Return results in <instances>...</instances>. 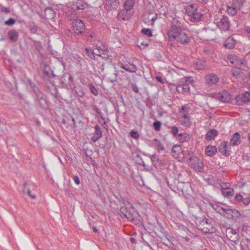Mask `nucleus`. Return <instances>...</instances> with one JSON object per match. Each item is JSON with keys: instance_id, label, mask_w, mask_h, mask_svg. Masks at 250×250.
<instances>
[{"instance_id": "nucleus-1", "label": "nucleus", "mask_w": 250, "mask_h": 250, "mask_svg": "<svg viewBox=\"0 0 250 250\" xmlns=\"http://www.w3.org/2000/svg\"><path fill=\"white\" fill-rule=\"evenodd\" d=\"M186 11L189 17V20L194 22L201 21L203 14L198 11L197 4H192L186 7Z\"/></svg>"}, {"instance_id": "nucleus-2", "label": "nucleus", "mask_w": 250, "mask_h": 250, "mask_svg": "<svg viewBox=\"0 0 250 250\" xmlns=\"http://www.w3.org/2000/svg\"><path fill=\"white\" fill-rule=\"evenodd\" d=\"M32 88L35 95L36 100L38 102L40 107L43 109L47 108L48 102L45 94L42 92L38 87L35 84L32 86Z\"/></svg>"}, {"instance_id": "nucleus-3", "label": "nucleus", "mask_w": 250, "mask_h": 250, "mask_svg": "<svg viewBox=\"0 0 250 250\" xmlns=\"http://www.w3.org/2000/svg\"><path fill=\"white\" fill-rule=\"evenodd\" d=\"M230 25V24L228 18L226 16H222L219 21L210 23L209 25L206 28V29L207 30H209L210 27L216 26L222 31H226L229 29Z\"/></svg>"}, {"instance_id": "nucleus-4", "label": "nucleus", "mask_w": 250, "mask_h": 250, "mask_svg": "<svg viewBox=\"0 0 250 250\" xmlns=\"http://www.w3.org/2000/svg\"><path fill=\"white\" fill-rule=\"evenodd\" d=\"M192 77H184L180 80L179 83L176 87V90L179 93L185 94L189 93L190 88L189 84L193 81Z\"/></svg>"}, {"instance_id": "nucleus-5", "label": "nucleus", "mask_w": 250, "mask_h": 250, "mask_svg": "<svg viewBox=\"0 0 250 250\" xmlns=\"http://www.w3.org/2000/svg\"><path fill=\"white\" fill-rule=\"evenodd\" d=\"M189 165L196 171L201 172L203 170L204 167L202 162L196 156H191L189 159Z\"/></svg>"}, {"instance_id": "nucleus-6", "label": "nucleus", "mask_w": 250, "mask_h": 250, "mask_svg": "<svg viewBox=\"0 0 250 250\" xmlns=\"http://www.w3.org/2000/svg\"><path fill=\"white\" fill-rule=\"evenodd\" d=\"M74 33L77 35H82L85 31V26L80 19L75 20L72 23Z\"/></svg>"}, {"instance_id": "nucleus-7", "label": "nucleus", "mask_w": 250, "mask_h": 250, "mask_svg": "<svg viewBox=\"0 0 250 250\" xmlns=\"http://www.w3.org/2000/svg\"><path fill=\"white\" fill-rule=\"evenodd\" d=\"M236 104L238 105H242L250 102V92H245L244 93L238 95L236 98Z\"/></svg>"}, {"instance_id": "nucleus-8", "label": "nucleus", "mask_w": 250, "mask_h": 250, "mask_svg": "<svg viewBox=\"0 0 250 250\" xmlns=\"http://www.w3.org/2000/svg\"><path fill=\"white\" fill-rule=\"evenodd\" d=\"M88 5L84 0H75L73 1L70 4V7L72 9L77 11H81L87 8Z\"/></svg>"}, {"instance_id": "nucleus-9", "label": "nucleus", "mask_w": 250, "mask_h": 250, "mask_svg": "<svg viewBox=\"0 0 250 250\" xmlns=\"http://www.w3.org/2000/svg\"><path fill=\"white\" fill-rule=\"evenodd\" d=\"M182 31V30L181 28L173 25L167 33L169 40L170 41L176 40L179 34H180Z\"/></svg>"}, {"instance_id": "nucleus-10", "label": "nucleus", "mask_w": 250, "mask_h": 250, "mask_svg": "<svg viewBox=\"0 0 250 250\" xmlns=\"http://www.w3.org/2000/svg\"><path fill=\"white\" fill-rule=\"evenodd\" d=\"M36 186L34 184L30 183L27 184L24 183L22 188V192L27 193L32 199L36 198V195L33 193L32 191L36 189Z\"/></svg>"}, {"instance_id": "nucleus-11", "label": "nucleus", "mask_w": 250, "mask_h": 250, "mask_svg": "<svg viewBox=\"0 0 250 250\" xmlns=\"http://www.w3.org/2000/svg\"><path fill=\"white\" fill-rule=\"evenodd\" d=\"M226 236L229 240L236 242L239 240V235L236 230L231 228H229L226 231Z\"/></svg>"}, {"instance_id": "nucleus-12", "label": "nucleus", "mask_w": 250, "mask_h": 250, "mask_svg": "<svg viewBox=\"0 0 250 250\" xmlns=\"http://www.w3.org/2000/svg\"><path fill=\"white\" fill-rule=\"evenodd\" d=\"M142 238L144 242V243L147 245L151 246V244L155 241L154 237L146 231L142 233Z\"/></svg>"}, {"instance_id": "nucleus-13", "label": "nucleus", "mask_w": 250, "mask_h": 250, "mask_svg": "<svg viewBox=\"0 0 250 250\" xmlns=\"http://www.w3.org/2000/svg\"><path fill=\"white\" fill-rule=\"evenodd\" d=\"M119 5L118 0H105V8L108 11L116 10Z\"/></svg>"}, {"instance_id": "nucleus-14", "label": "nucleus", "mask_w": 250, "mask_h": 250, "mask_svg": "<svg viewBox=\"0 0 250 250\" xmlns=\"http://www.w3.org/2000/svg\"><path fill=\"white\" fill-rule=\"evenodd\" d=\"M56 14V11L51 7H48L44 10L43 16L45 19L52 20L55 17Z\"/></svg>"}, {"instance_id": "nucleus-15", "label": "nucleus", "mask_w": 250, "mask_h": 250, "mask_svg": "<svg viewBox=\"0 0 250 250\" xmlns=\"http://www.w3.org/2000/svg\"><path fill=\"white\" fill-rule=\"evenodd\" d=\"M43 77L44 79H49V78H54L56 75L54 74L51 67L47 64H45L42 71Z\"/></svg>"}, {"instance_id": "nucleus-16", "label": "nucleus", "mask_w": 250, "mask_h": 250, "mask_svg": "<svg viewBox=\"0 0 250 250\" xmlns=\"http://www.w3.org/2000/svg\"><path fill=\"white\" fill-rule=\"evenodd\" d=\"M176 40L182 44H187L189 42L190 38L187 34L182 31Z\"/></svg>"}, {"instance_id": "nucleus-17", "label": "nucleus", "mask_w": 250, "mask_h": 250, "mask_svg": "<svg viewBox=\"0 0 250 250\" xmlns=\"http://www.w3.org/2000/svg\"><path fill=\"white\" fill-rule=\"evenodd\" d=\"M78 12L72 9H69L65 13V18L68 21H73L78 20Z\"/></svg>"}, {"instance_id": "nucleus-18", "label": "nucleus", "mask_w": 250, "mask_h": 250, "mask_svg": "<svg viewBox=\"0 0 250 250\" xmlns=\"http://www.w3.org/2000/svg\"><path fill=\"white\" fill-rule=\"evenodd\" d=\"M228 142L227 141L222 142L219 146V151L222 154L225 156H229L230 155V152L228 150Z\"/></svg>"}, {"instance_id": "nucleus-19", "label": "nucleus", "mask_w": 250, "mask_h": 250, "mask_svg": "<svg viewBox=\"0 0 250 250\" xmlns=\"http://www.w3.org/2000/svg\"><path fill=\"white\" fill-rule=\"evenodd\" d=\"M120 211L121 213L129 221H130L131 222L136 221L134 219L132 213H131L130 212L128 211V210L125 207H122L120 208Z\"/></svg>"}, {"instance_id": "nucleus-20", "label": "nucleus", "mask_w": 250, "mask_h": 250, "mask_svg": "<svg viewBox=\"0 0 250 250\" xmlns=\"http://www.w3.org/2000/svg\"><path fill=\"white\" fill-rule=\"evenodd\" d=\"M102 136V132L101 130L100 126L96 125L95 126V132L93 133V136L91 138V141L93 142H97L99 140Z\"/></svg>"}, {"instance_id": "nucleus-21", "label": "nucleus", "mask_w": 250, "mask_h": 250, "mask_svg": "<svg viewBox=\"0 0 250 250\" xmlns=\"http://www.w3.org/2000/svg\"><path fill=\"white\" fill-rule=\"evenodd\" d=\"M230 143L232 146H238L241 143V136L238 132H236L232 135Z\"/></svg>"}, {"instance_id": "nucleus-22", "label": "nucleus", "mask_w": 250, "mask_h": 250, "mask_svg": "<svg viewBox=\"0 0 250 250\" xmlns=\"http://www.w3.org/2000/svg\"><path fill=\"white\" fill-rule=\"evenodd\" d=\"M236 40L232 37H229L225 42L224 46L229 49H232L235 47Z\"/></svg>"}, {"instance_id": "nucleus-23", "label": "nucleus", "mask_w": 250, "mask_h": 250, "mask_svg": "<svg viewBox=\"0 0 250 250\" xmlns=\"http://www.w3.org/2000/svg\"><path fill=\"white\" fill-rule=\"evenodd\" d=\"M206 82L208 84H215L218 81V78L214 74H208L205 77Z\"/></svg>"}, {"instance_id": "nucleus-24", "label": "nucleus", "mask_w": 250, "mask_h": 250, "mask_svg": "<svg viewBox=\"0 0 250 250\" xmlns=\"http://www.w3.org/2000/svg\"><path fill=\"white\" fill-rule=\"evenodd\" d=\"M177 138L180 143H183L188 142L190 139V137L188 133L183 132L179 133Z\"/></svg>"}, {"instance_id": "nucleus-25", "label": "nucleus", "mask_w": 250, "mask_h": 250, "mask_svg": "<svg viewBox=\"0 0 250 250\" xmlns=\"http://www.w3.org/2000/svg\"><path fill=\"white\" fill-rule=\"evenodd\" d=\"M121 67L129 72H135L137 69L136 66L132 63H128V64H122Z\"/></svg>"}, {"instance_id": "nucleus-26", "label": "nucleus", "mask_w": 250, "mask_h": 250, "mask_svg": "<svg viewBox=\"0 0 250 250\" xmlns=\"http://www.w3.org/2000/svg\"><path fill=\"white\" fill-rule=\"evenodd\" d=\"M226 187V188H222V193L223 195L225 197H230L232 196L233 194V189L230 188H228L229 183H225Z\"/></svg>"}, {"instance_id": "nucleus-27", "label": "nucleus", "mask_w": 250, "mask_h": 250, "mask_svg": "<svg viewBox=\"0 0 250 250\" xmlns=\"http://www.w3.org/2000/svg\"><path fill=\"white\" fill-rule=\"evenodd\" d=\"M135 250H150V246L147 245L143 242H139L134 246Z\"/></svg>"}, {"instance_id": "nucleus-28", "label": "nucleus", "mask_w": 250, "mask_h": 250, "mask_svg": "<svg viewBox=\"0 0 250 250\" xmlns=\"http://www.w3.org/2000/svg\"><path fill=\"white\" fill-rule=\"evenodd\" d=\"M7 35L10 40L13 42H17L19 37L18 33L14 30H10Z\"/></svg>"}, {"instance_id": "nucleus-29", "label": "nucleus", "mask_w": 250, "mask_h": 250, "mask_svg": "<svg viewBox=\"0 0 250 250\" xmlns=\"http://www.w3.org/2000/svg\"><path fill=\"white\" fill-rule=\"evenodd\" d=\"M182 152V148L180 145H174L171 150L172 155L175 158H178Z\"/></svg>"}, {"instance_id": "nucleus-30", "label": "nucleus", "mask_w": 250, "mask_h": 250, "mask_svg": "<svg viewBox=\"0 0 250 250\" xmlns=\"http://www.w3.org/2000/svg\"><path fill=\"white\" fill-rule=\"evenodd\" d=\"M217 152V148L215 146H209L206 147L205 152L208 156H214Z\"/></svg>"}, {"instance_id": "nucleus-31", "label": "nucleus", "mask_w": 250, "mask_h": 250, "mask_svg": "<svg viewBox=\"0 0 250 250\" xmlns=\"http://www.w3.org/2000/svg\"><path fill=\"white\" fill-rule=\"evenodd\" d=\"M226 7L228 14L231 16H235L237 13L238 9H239L237 7H235V6H234L232 4H231V6L227 5Z\"/></svg>"}, {"instance_id": "nucleus-32", "label": "nucleus", "mask_w": 250, "mask_h": 250, "mask_svg": "<svg viewBox=\"0 0 250 250\" xmlns=\"http://www.w3.org/2000/svg\"><path fill=\"white\" fill-rule=\"evenodd\" d=\"M155 146L158 151L164 150L165 148L161 142L157 138H155L152 140Z\"/></svg>"}, {"instance_id": "nucleus-33", "label": "nucleus", "mask_w": 250, "mask_h": 250, "mask_svg": "<svg viewBox=\"0 0 250 250\" xmlns=\"http://www.w3.org/2000/svg\"><path fill=\"white\" fill-rule=\"evenodd\" d=\"M218 135V132L216 130L213 129L209 131L206 135V139L207 140H211L213 139Z\"/></svg>"}, {"instance_id": "nucleus-34", "label": "nucleus", "mask_w": 250, "mask_h": 250, "mask_svg": "<svg viewBox=\"0 0 250 250\" xmlns=\"http://www.w3.org/2000/svg\"><path fill=\"white\" fill-rule=\"evenodd\" d=\"M181 124L185 126H190L191 122L188 116L185 114L181 118Z\"/></svg>"}, {"instance_id": "nucleus-35", "label": "nucleus", "mask_w": 250, "mask_h": 250, "mask_svg": "<svg viewBox=\"0 0 250 250\" xmlns=\"http://www.w3.org/2000/svg\"><path fill=\"white\" fill-rule=\"evenodd\" d=\"M235 211V209L226 208L224 212V216L226 217L228 219H231L233 217V213Z\"/></svg>"}, {"instance_id": "nucleus-36", "label": "nucleus", "mask_w": 250, "mask_h": 250, "mask_svg": "<svg viewBox=\"0 0 250 250\" xmlns=\"http://www.w3.org/2000/svg\"><path fill=\"white\" fill-rule=\"evenodd\" d=\"M134 4V1L133 0H127L124 4L125 9L129 11L133 8Z\"/></svg>"}, {"instance_id": "nucleus-37", "label": "nucleus", "mask_w": 250, "mask_h": 250, "mask_svg": "<svg viewBox=\"0 0 250 250\" xmlns=\"http://www.w3.org/2000/svg\"><path fill=\"white\" fill-rule=\"evenodd\" d=\"M206 62L204 60H199L195 62V66L196 69L197 70H202L203 69L205 65Z\"/></svg>"}, {"instance_id": "nucleus-38", "label": "nucleus", "mask_w": 250, "mask_h": 250, "mask_svg": "<svg viewBox=\"0 0 250 250\" xmlns=\"http://www.w3.org/2000/svg\"><path fill=\"white\" fill-rule=\"evenodd\" d=\"M220 98L223 102H228L231 99V95L227 92H224Z\"/></svg>"}, {"instance_id": "nucleus-39", "label": "nucleus", "mask_w": 250, "mask_h": 250, "mask_svg": "<svg viewBox=\"0 0 250 250\" xmlns=\"http://www.w3.org/2000/svg\"><path fill=\"white\" fill-rule=\"evenodd\" d=\"M245 0H232V4L239 9L243 5Z\"/></svg>"}, {"instance_id": "nucleus-40", "label": "nucleus", "mask_w": 250, "mask_h": 250, "mask_svg": "<svg viewBox=\"0 0 250 250\" xmlns=\"http://www.w3.org/2000/svg\"><path fill=\"white\" fill-rule=\"evenodd\" d=\"M85 50L86 52L87 56L91 59H95V54L99 56H101L100 54L95 53L93 51L90 49H88V48H85Z\"/></svg>"}, {"instance_id": "nucleus-41", "label": "nucleus", "mask_w": 250, "mask_h": 250, "mask_svg": "<svg viewBox=\"0 0 250 250\" xmlns=\"http://www.w3.org/2000/svg\"><path fill=\"white\" fill-rule=\"evenodd\" d=\"M179 128L177 126L174 125L171 126L170 133L175 137H178L179 134Z\"/></svg>"}, {"instance_id": "nucleus-42", "label": "nucleus", "mask_w": 250, "mask_h": 250, "mask_svg": "<svg viewBox=\"0 0 250 250\" xmlns=\"http://www.w3.org/2000/svg\"><path fill=\"white\" fill-rule=\"evenodd\" d=\"M201 228H200V229L204 233H205V234H207V233H211V229H211V228H210L208 226H202L200 227Z\"/></svg>"}, {"instance_id": "nucleus-43", "label": "nucleus", "mask_w": 250, "mask_h": 250, "mask_svg": "<svg viewBox=\"0 0 250 250\" xmlns=\"http://www.w3.org/2000/svg\"><path fill=\"white\" fill-rule=\"evenodd\" d=\"M153 126L156 131H159L161 129L162 124L160 121H156L153 123Z\"/></svg>"}, {"instance_id": "nucleus-44", "label": "nucleus", "mask_w": 250, "mask_h": 250, "mask_svg": "<svg viewBox=\"0 0 250 250\" xmlns=\"http://www.w3.org/2000/svg\"><path fill=\"white\" fill-rule=\"evenodd\" d=\"M150 159L154 165H156L157 163H158L160 161V159L157 157V155L154 153L152 155H150Z\"/></svg>"}, {"instance_id": "nucleus-45", "label": "nucleus", "mask_w": 250, "mask_h": 250, "mask_svg": "<svg viewBox=\"0 0 250 250\" xmlns=\"http://www.w3.org/2000/svg\"><path fill=\"white\" fill-rule=\"evenodd\" d=\"M141 32L142 34L147 36L148 37H152V31L150 29L148 28H143L141 30Z\"/></svg>"}, {"instance_id": "nucleus-46", "label": "nucleus", "mask_w": 250, "mask_h": 250, "mask_svg": "<svg viewBox=\"0 0 250 250\" xmlns=\"http://www.w3.org/2000/svg\"><path fill=\"white\" fill-rule=\"evenodd\" d=\"M73 59L77 63L80 64H81V62L84 61L83 59L78 54H74L73 55Z\"/></svg>"}, {"instance_id": "nucleus-47", "label": "nucleus", "mask_w": 250, "mask_h": 250, "mask_svg": "<svg viewBox=\"0 0 250 250\" xmlns=\"http://www.w3.org/2000/svg\"><path fill=\"white\" fill-rule=\"evenodd\" d=\"M89 88L91 90V93L95 96L98 95V91L96 87L93 84L89 85Z\"/></svg>"}, {"instance_id": "nucleus-48", "label": "nucleus", "mask_w": 250, "mask_h": 250, "mask_svg": "<svg viewBox=\"0 0 250 250\" xmlns=\"http://www.w3.org/2000/svg\"><path fill=\"white\" fill-rule=\"evenodd\" d=\"M130 136L135 139H137L139 137V134L137 131L132 130L130 132Z\"/></svg>"}, {"instance_id": "nucleus-49", "label": "nucleus", "mask_w": 250, "mask_h": 250, "mask_svg": "<svg viewBox=\"0 0 250 250\" xmlns=\"http://www.w3.org/2000/svg\"><path fill=\"white\" fill-rule=\"evenodd\" d=\"M16 20L12 18H9L7 21H5L4 23L6 25L11 26L15 24Z\"/></svg>"}, {"instance_id": "nucleus-50", "label": "nucleus", "mask_w": 250, "mask_h": 250, "mask_svg": "<svg viewBox=\"0 0 250 250\" xmlns=\"http://www.w3.org/2000/svg\"><path fill=\"white\" fill-rule=\"evenodd\" d=\"M241 72V70L239 68H235L232 70V74L234 77H238Z\"/></svg>"}, {"instance_id": "nucleus-51", "label": "nucleus", "mask_w": 250, "mask_h": 250, "mask_svg": "<svg viewBox=\"0 0 250 250\" xmlns=\"http://www.w3.org/2000/svg\"><path fill=\"white\" fill-rule=\"evenodd\" d=\"M203 224L201 225L202 226H208L210 228L212 229V224L208 222V220L207 218H205L203 221H202Z\"/></svg>"}, {"instance_id": "nucleus-52", "label": "nucleus", "mask_w": 250, "mask_h": 250, "mask_svg": "<svg viewBox=\"0 0 250 250\" xmlns=\"http://www.w3.org/2000/svg\"><path fill=\"white\" fill-rule=\"evenodd\" d=\"M225 208H224L223 207H218L217 208H215V210L220 214L223 215H224V212L225 211Z\"/></svg>"}, {"instance_id": "nucleus-53", "label": "nucleus", "mask_w": 250, "mask_h": 250, "mask_svg": "<svg viewBox=\"0 0 250 250\" xmlns=\"http://www.w3.org/2000/svg\"><path fill=\"white\" fill-rule=\"evenodd\" d=\"M113 74L114 75V78H110V81L111 83H114V82L117 81V77L118 76L117 71H114Z\"/></svg>"}, {"instance_id": "nucleus-54", "label": "nucleus", "mask_w": 250, "mask_h": 250, "mask_svg": "<svg viewBox=\"0 0 250 250\" xmlns=\"http://www.w3.org/2000/svg\"><path fill=\"white\" fill-rule=\"evenodd\" d=\"M38 30V27L36 25H34L30 27V31L32 34H35L37 33Z\"/></svg>"}, {"instance_id": "nucleus-55", "label": "nucleus", "mask_w": 250, "mask_h": 250, "mask_svg": "<svg viewBox=\"0 0 250 250\" xmlns=\"http://www.w3.org/2000/svg\"><path fill=\"white\" fill-rule=\"evenodd\" d=\"M94 110L95 111H96V112L100 115V118L103 120H104V118H103V116H102V113L101 112V111H100V110L97 107H94Z\"/></svg>"}, {"instance_id": "nucleus-56", "label": "nucleus", "mask_w": 250, "mask_h": 250, "mask_svg": "<svg viewBox=\"0 0 250 250\" xmlns=\"http://www.w3.org/2000/svg\"><path fill=\"white\" fill-rule=\"evenodd\" d=\"M159 231L164 234V236H165L168 239V236H169V235L165 231L164 228L162 227H160L159 228Z\"/></svg>"}, {"instance_id": "nucleus-57", "label": "nucleus", "mask_w": 250, "mask_h": 250, "mask_svg": "<svg viewBox=\"0 0 250 250\" xmlns=\"http://www.w3.org/2000/svg\"><path fill=\"white\" fill-rule=\"evenodd\" d=\"M242 202L243 203V204L245 205H248L250 203V198L247 197L246 198H243Z\"/></svg>"}, {"instance_id": "nucleus-58", "label": "nucleus", "mask_w": 250, "mask_h": 250, "mask_svg": "<svg viewBox=\"0 0 250 250\" xmlns=\"http://www.w3.org/2000/svg\"><path fill=\"white\" fill-rule=\"evenodd\" d=\"M131 88L135 92H136V93L139 92V88L135 83L131 84Z\"/></svg>"}, {"instance_id": "nucleus-59", "label": "nucleus", "mask_w": 250, "mask_h": 250, "mask_svg": "<svg viewBox=\"0 0 250 250\" xmlns=\"http://www.w3.org/2000/svg\"><path fill=\"white\" fill-rule=\"evenodd\" d=\"M0 11L6 13H9L10 12V10L9 7H1Z\"/></svg>"}, {"instance_id": "nucleus-60", "label": "nucleus", "mask_w": 250, "mask_h": 250, "mask_svg": "<svg viewBox=\"0 0 250 250\" xmlns=\"http://www.w3.org/2000/svg\"><path fill=\"white\" fill-rule=\"evenodd\" d=\"M243 199V198L241 194H237L235 195V200H236L237 201H242Z\"/></svg>"}, {"instance_id": "nucleus-61", "label": "nucleus", "mask_w": 250, "mask_h": 250, "mask_svg": "<svg viewBox=\"0 0 250 250\" xmlns=\"http://www.w3.org/2000/svg\"><path fill=\"white\" fill-rule=\"evenodd\" d=\"M64 34L66 35L67 36H70L72 34V32L69 29H65L64 30Z\"/></svg>"}, {"instance_id": "nucleus-62", "label": "nucleus", "mask_w": 250, "mask_h": 250, "mask_svg": "<svg viewBox=\"0 0 250 250\" xmlns=\"http://www.w3.org/2000/svg\"><path fill=\"white\" fill-rule=\"evenodd\" d=\"M74 181L77 185H79L80 183L79 178L78 176H75L74 177Z\"/></svg>"}, {"instance_id": "nucleus-63", "label": "nucleus", "mask_w": 250, "mask_h": 250, "mask_svg": "<svg viewBox=\"0 0 250 250\" xmlns=\"http://www.w3.org/2000/svg\"><path fill=\"white\" fill-rule=\"evenodd\" d=\"M129 240L133 244H136V245L137 244L136 243V239L133 236L129 238Z\"/></svg>"}, {"instance_id": "nucleus-64", "label": "nucleus", "mask_w": 250, "mask_h": 250, "mask_svg": "<svg viewBox=\"0 0 250 250\" xmlns=\"http://www.w3.org/2000/svg\"><path fill=\"white\" fill-rule=\"evenodd\" d=\"M245 31L247 33L248 36L250 38V27H247L245 29Z\"/></svg>"}]
</instances>
